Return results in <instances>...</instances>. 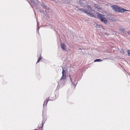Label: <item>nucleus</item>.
<instances>
[{
  "mask_svg": "<svg viewBox=\"0 0 130 130\" xmlns=\"http://www.w3.org/2000/svg\"><path fill=\"white\" fill-rule=\"evenodd\" d=\"M62 76L59 82L61 83V82H65L66 81V72L65 70H64V68H62Z\"/></svg>",
  "mask_w": 130,
  "mask_h": 130,
  "instance_id": "nucleus-4",
  "label": "nucleus"
},
{
  "mask_svg": "<svg viewBox=\"0 0 130 130\" xmlns=\"http://www.w3.org/2000/svg\"><path fill=\"white\" fill-rule=\"evenodd\" d=\"M61 46L62 49L64 50H66V46L65 44L63 43H61Z\"/></svg>",
  "mask_w": 130,
  "mask_h": 130,
  "instance_id": "nucleus-6",
  "label": "nucleus"
},
{
  "mask_svg": "<svg viewBox=\"0 0 130 130\" xmlns=\"http://www.w3.org/2000/svg\"><path fill=\"white\" fill-rule=\"evenodd\" d=\"M98 5L97 4H94V6L95 7V8H96L97 7H98Z\"/></svg>",
  "mask_w": 130,
  "mask_h": 130,
  "instance_id": "nucleus-15",
  "label": "nucleus"
},
{
  "mask_svg": "<svg viewBox=\"0 0 130 130\" xmlns=\"http://www.w3.org/2000/svg\"><path fill=\"white\" fill-rule=\"evenodd\" d=\"M119 30L124 33L125 32L124 29L122 28H120L119 29Z\"/></svg>",
  "mask_w": 130,
  "mask_h": 130,
  "instance_id": "nucleus-11",
  "label": "nucleus"
},
{
  "mask_svg": "<svg viewBox=\"0 0 130 130\" xmlns=\"http://www.w3.org/2000/svg\"><path fill=\"white\" fill-rule=\"evenodd\" d=\"M86 9L85 10L82 8V11H83L84 13L86 14L88 16L90 17H94V11L89 6H86Z\"/></svg>",
  "mask_w": 130,
  "mask_h": 130,
  "instance_id": "nucleus-1",
  "label": "nucleus"
},
{
  "mask_svg": "<svg viewBox=\"0 0 130 130\" xmlns=\"http://www.w3.org/2000/svg\"><path fill=\"white\" fill-rule=\"evenodd\" d=\"M96 9L100 11V10L102 9V8L101 7H100V6H99Z\"/></svg>",
  "mask_w": 130,
  "mask_h": 130,
  "instance_id": "nucleus-12",
  "label": "nucleus"
},
{
  "mask_svg": "<svg viewBox=\"0 0 130 130\" xmlns=\"http://www.w3.org/2000/svg\"><path fill=\"white\" fill-rule=\"evenodd\" d=\"M37 26H38V24H37Z\"/></svg>",
  "mask_w": 130,
  "mask_h": 130,
  "instance_id": "nucleus-20",
  "label": "nucleus"
},
{
  "mask_svg": "<svg viewBox=\"0 0 130 130\" xmlns=\"http://www.w3.org/2000/svg\"><path fill=\"white\" fill-rule=\"evenodd\" d=\"M102 60H101L100 59H96L95 60H94V62H100V61H102Z\"/></svg>",
  "mask_w": 130,
  "mask_h": 130,
  "instance_id": "nucleus-13",
  "label": "nucleus"
},
{
  "mask_svg": "<svg viewBox=\"0 0 130 130\" xmlns=\"http://www.w3.org/2000/svg\"><path fill=\"white\" fill-rule=\"evenodd\" d=\"M37 31H38L39 30H38V29H37Z\"/></svg>",
  "mask_w": 130,
  "mask_h": 130,
  "instance_id": "nucleus-17",
  "label": "nucleus"
},
{
  "mask_svg": "<svg viewBox=\"0 0 130 130\" xmlns=\"http://www.w3.org/2000/svg\"><path fill=\"white\" fill-rule=\"evenodd\" d=\"M111 7L115 11L117 12L122 13L127 11L124 9L123 8H121L118 6L116 5L112 6H111Z\"/></svg>",
  "mask_w": 130,
  "mask_h": 130,
  "instance_id": "nucleus-3",
  "label": "nucleus"
},
{
  "mask_svg": "<svg viewBox=\"0 0 130 130\" xmlns=\"http://www.w3.org/2000/svg\"><path fill=\"white\" fill-rule=\"evenodd\" d=\"M48 99H47V100L46 101H44V104H43V107H44L45 106V105L46 106L47 103L48 101Z\"/></svg>",
  "mask_w": 130,
  "mask_h": 130,
  "instance_id": "nucleus-10",
  "label": "nucleus"
},
{
  "mask_svg": "<svg viewBox=\"0 0 130 130\" xmlns=\"http://www.w3.org/2000/svg\"><path fill=\"white\" fill-rule=\"evenodd\" d=\"M127 33H128V34H130V33H129V32H127Z\"/></svg>",
  "mask_w": 130,
  "mask_h": 130,
  "instance_id": "nucleus-19",
  "label": "nucleus"
},
{
  "mask_svg": "<svg viewBox=\"0 0 130 130\" xmlns=\"http://www.w3.org/2000/svg\"><path fill=\"white\" fill-rule=\"evenodd\" d=\"M41 5L43 7L46 9H47V10H48L49 9V8L48 7H47L45 5L44 3L43 2L41 3Z\"/></svg>",
  "mask_w": 130,
  "mask_h": 130,
  "instance_id": "nucleus-8",
  "label": "nucleus"
},
{
  "mask_svg": "<svg viewBox=\"0 0 130 130\" xmlns=\"http://www.w3.org/2000/svg\"><path fill=\"white\" fill-rule=\"evenodd\" d=\"M97 16L101 20V21L103 22L104 23L106 24L107 22V17L106 15H103L99 13H97Z\"/></svg>",
  "mask_w": 130,
  "mask_h": 130,
  "instance_id": "nucleus-2",
  "label": "nucleus"
},
{
  "mask_svg": "<svg viewBox=\"0 0 130 130\" xmlns=\"http://www.w3.org/2000/svg\"><path fill=\"white\" fill-rule=\"evenodd\" d=\"M42 117H43V120H42V126L41 127V128H42L43 126V125H44V123H45L46 121V119L45 118H44L43 117V113L42 114Z\"/></svg>",
  "mask_w": 130,
  "mask_h": 130,
  "instance_id": "nucleus-5",
  "label": "nucleus"
},
{
  "mask_svg": "<svg viewBox=\"0 0 130 130\" xmlns=\"http://www.w3.org/2000/svg\"><path fill=\"white\" fill-rule=\"evenodd\" d=\"M36 2H37V0H34Z\"/></svg>",
  "mask_w": 130,
  "mask_h": 130,
  "instance_id": "nucleus-18",
  "label": "nucleus"
},
{
  "mask_svg": "<svg viewBox=\"0 0 130 130\" xmlns=\"http://www.w3.org/2000/svg\"><path fill=\"white\" fill-rule=\"evenodd\" d=\"M128 54L129 56H130V50L128 52Z\"/></svg>",
  "mask_w": 130,
  "mask_h": 130,
  "instance_id": "nucleus-16",
  "label": "nucleus"
},
{
  "mask_svg": "<svg viewBox=\"0 0 130 130\" xmlns=\"http://www.w3.org/2000/svg\"><path fill=\"white\" fill-rule=\"evenodd\" d=\"M40 58H39V59H38V61H37V63H38V62H39L40 61L41 59V55H40Z\"/></svg>",
  "mask_w": 130,
  "mask_h": 130,
  "instance_id": "nucleus-14",
  "label": "nucleus"
},
{
  "mask_svg": "<svg viewBox=\"0 0 130 130\" xmlns=\"http://www.w3.org/2000/svg\"><path fill=\"white\" fill-rule=\"evenodd\" d=\"M71 80L72 83L74 84V85H76L77 83V82L76 80H75L74 79L71 80V78H70Z\"/></svg>",
  "mask_w": 130,
  "mask_h": 130,
  "instance_id": "nucleus-7",
  "label": "nucleus"
},
{
  "mask_svg": "<svg viewBox=\"0 0 130 130\" xmlns=\"http://www.w3.org/2000/svg\"><path fill=\"white\" fill-rule=\"evenodd\" d=\"M74 8L76 10H77V11H78L79 10L80 11L81 10V8H80V9L79 8H78V7L77 6H74Z\"/></svg>",
  "mask_w": 130,
  "mask_h": 130,
  "instance_id": "nucleus-9",
  "label": "nucleus"
}]
</instances>
